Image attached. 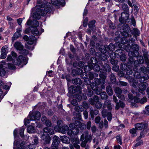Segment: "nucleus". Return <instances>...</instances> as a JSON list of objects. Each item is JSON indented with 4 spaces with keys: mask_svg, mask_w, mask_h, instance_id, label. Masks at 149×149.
I'll list each match as a JSON object with an SVG mask.
<instances>
[{
    "mask_svg": "<svg viewBox=\"0 0 149 149\" xmlns=\"http://www.w3.org/2000/svg\"><path fill=\"white\" fill-rule=\"evenodd\" d=\"M37 4L40 8L36 6L32 8L31 12L33 18L36 19H39L41 16H45L47 13H49L52 10V6L49 5L51 4L47 3L45 0H37Z\"/></svg>",
    "mask_w": 149,
    "mask_h": 149,
    "instance_id": "nucleus-1",
    "label": "nucleus"
},
{
    "mask_svg": "<svg viewBox=\"0 0 149 149\" xmlns=\"http://www.w3.org/2000/svg\"><path fill=\"white\" fill-rule=\"evenodd\" d=\"M122 8L126 12H123L121 14V17L119 18V21L123 24H121L120 30L122 31V34L123 36L128 37L129 32L130 31V28L128 25L126 24H123L126 22L127 20H128L129 16L128 13L129 8L127 5H124L122 6Z\"/></svg>",
    "mask_w": 149,
    "mask_h": 149,
    "instance_id": "nucleus-2",
    "label": "nucleus"
},
{
    "mask_svg": "<svg viewBox=\"0 0 149 149\" xmlns=\"http://www.w3.org/2000/svg\"><path fill=\"white\" fill-rule=\"evenodd\" d=\"M70 89L69 91L72 94L77 93L75 95V97L77 98L79 101L82 100H85L87 98L86 94L81 93V89L80 86L75 87H74L71 86Z\"/></svg>",
    "mask_w": 149,
    "mask_h": 149,
    "instance_id": "nucleus-3",
    "label": "nucleus"
},
{
    "mask_svg": "<svg viewBox=\"0 0 149 149\" xmlns=\"http://www.w3.org/2000/svg\"><path fill=\"white\" fill-rule=\"evenodd\" d=\"M11 54L14 58L13 61L15 65H19L22 63V67L24 65H25L27 63V60L26 57L20 55L19 56L18 58H17V55L14 52H12Z\"/></svg>",
    "mask_w": 149,
    "mask_h": 149,
    "instance_id": "nucleus-4",
    "label": "nucleus"
},
{
    "mask_svg": "<svg viewBox=\"0 0 149 149\" xmlns=\"http://www.w3.org/2000/svg\"><path fill=\"white\" fill-rule=\"evenodd\" d=\"M130 52L129 55L136 57L139 54L138 51L139 49V47L137 44H132L130 46Z\"/></svg>",
    "mask_w": 149,
    "mask_h": 149,
    "instance_id": "nucleus-5",
    "label": "nucleus"
},
{
    "mask_svg": "<svg viewBox=\"0 0 149 149\" xmlns=\"http://www.w3.org/2000/svg\"><path fill=\"white\" fill-rule=\"evenodd\" d=\"M115 45L113 43H110L109 45H105L102 47H100L99 50L103 53L109 52V51H113L114 50Z\"/></svg>",
    "mask_w": 149,
    "mask_h": 149,
    "instance_id": "nucleus-6",
    "label": "nucleus"
},
{
    "mask_svg": "<svg viewBox=\"0 0 149 149\" xmlns=\"http://www.w3.org/2000/svg\"><path fill=\"white\" fill-rule=\"evenodd\" d=\"M41 114L38 111H36L30 112L29 115V119L31 120H39L40 119Z\"/></svg>",
    "mask_w": 149,
    "mask_h": 149,
    "instance_id": "nucleus-7",
    "label": "nucleus"
},
{
    "mask_svg": "<svg viewBox=\"0 0 149 149\" xmlns=\"http://www.w3.org/2000/svg\"><path fill=\"white\" fill-rule=\"evenodd\" d=\"M136 57L137 59L134 62L135 68H133V70L134 71H137L138 70L137 67L140 65L143 64L144 61L143 58L142 56L139 55Z\"/></svg>",
    "mask_w": 149,
    "mask_h": 149,
    "instance_id": "nucleus-8",
    "label": "nucleus"
},
{
    "mask_svg": "<svg viewBox=\"0 0 149 149\" xmlns=\"http://www.w3.org/2000/svg\"><path fill=\"white\" fill-rule=\"evenodd\" d=\"M107 107L108 109L109 110H111L112 109V105H111V101L107 100L105 101L102 109L101 113L103 114V116H105L106 111H107L105 109L106 107Z\"/></svg>",
    "mask_w": 149,
    "mask_h": 149,
    "instance_id": "nucleus-9",
    "label": "nucleus"
},
{
    "mask_svg": "<svg viewBox=\"0 0 149 149\" xmlns=\"http://www.w3.org/2000/svg\"><path fill=\"white\" fill-rule=\"evenodd\" d=\"M93 135L91 134L89 135L88 131H86L82 134L81 136L80 141L85 140L86 141L90 142L92 139Z\"/></svg>",
    "mask_w": 149,
    "mask_h": 149,
    "instance_id": "nucleus-10",
    "label": "nucleus"
},
{
    "mask_svg": "<svg viewBox=\"0 0 149 149\" xmlns=\"http://www.w3.org/2000/svg\"><path fill=\"white\" fill-rule=\"evenodd\" d=\"M55 130L58 132H60L62 134H65L66 133V132L67 131L69 130L68 127L65 125H61V126H55L54 127Z\"/></svg>",
    "mask_w": 149,
    "mask_h": 149,
    "instance_id": "nucleus-11",
    "label": "nucleus"
},
{
    "mask_svg": "<svg viewBox=\"0 0 149 149\" xmlns=\"http://www.w3.org/2000/svg\"><path fill=\"white\" fill-rule=\"evenodd\" d=\"M113 102L116 103V105L115 107L116 109H119L120 107L123 108L125 107V104L123 102L120 100H119V102H118V100L115 95L113 96Z\"/></svg>",
    "mask_w": 149,
    "mask_h": 149,
    "instance_id": "nucleus-12",
    "label": "nucleus"
},
{
    "mask_svg": "<svg viewBox=\"0 0 149 149\" xmlns=\"http://www.w3.org/2000/svg\"><path fill=\"white\" fill-rule=\"evenodd\" d=\"M116 53L118 58H120L123 61H125L126 59V56L123 51L121 49L116 50Z\"/></svg>",
    "mask_w": 149,
    "mask_h": 149,
    "instance_id": "nucleus-13",
    "label": "nucleus"
},
{
    "mask_svg": "<svg viewBox=\"0 0 149 149\" xmlns=\"http://www.w3.org/2000/svg\"><path fill=\"white\" fill-rule=\"evenodd\" d=\"M134 126L137 130H146L147 129L148 127V124L144 122L136 123L135 124Z\"/></svg>",
    "mask_w": 149,
    "mask_h": 149,
    "instance_id": "nucleus-14",
    "label": "nucleus"
},
{
    "mask_svg": "<svg viewBox=\"0 0 149 149\" xmlns=\"http://www.w3.org/2000/svg\"><path fill=\"white\" fill-rule=\"evenodd\" d=\"M122 37H117L115 38V41L116 42L119 43V44H125L127 43L128 39H127L128 37L125 36Z\"/></svg>",
    "mask_w": 149,
    "mask_h": 149,
    "instance_id": "nucleus-15",
    "label": "nucleus"
},
{
    "mask_svg": "<svg viewBox=\"0 0 149 149\" xmlns=\"http://www.w3.org/2000/svg\"><path fill=\"white\" fill-rule=\"evenodd\" d=\"M23 39L24 40L26 41L27 43L30 45L33 44L36 40V38L33 36H31L29 37L25 35L23 37Z\"/></svg>",
    "mask_w": 149,
    "mask_h": 149,
    "instance_id": "nucleus-16",
    "label": "nucleus"
},
{
    "mask_svg": "<svg viewBox=\"0 0 149 149\" xmlns=\"http://www.w3.org/2000/svg\"><path fill=\"white\" fill-rule=\"evenodd\" d=\"M34 30L32 27H31L26 29L25 31V33H29L31 32L35 36L40 35L41 33H40L38 29H35Z\"/></svg>",
    "mask_w": 149,
    "mask_h": 149,
    "instance_id": "nucleus-17",
    "label": "nucleus"
},
{
    "mask_svg": "<svg viewBox=\"0 0 149 149\" xmlns=\"http://www.w3.org/2000/svg\"><path fill=\"white\" fill-rule=\"evenodd\" d=\"M114 91L118 98L122 100H125L124 96L122 94V90L119 87H116L114 89Z\"/></svg>",
    "mask_w": 149,
    "mask_h": 149,
    "instance_id": "nucleus-18",
    "label": "nucleus"
},
{
    "mask_svg": "<svg viewBox=\"0 0 149 149\" xmlns=\"http://www.w3.org/2000/svg\"><path fill=\"white\" fill-rule=\"evenodd\" d=\"M26 24L28 25H30L31 26L34 30H35V29L36 28V29H38L37 27L39 25L38 21L35 19L33 20L32 21H31L30 19L28 20L26 23Z\"/></svg>",
    "mask_w": 149,
    "mask_h": 149,
    "instance_id": "nucleus-19",
    "label": "nucleus"
},
{
    "mask_svg": "<svg viewBox=\"0 0 149 149\" xmlns=\"http://www.w3.org/2000/svg\"><path fill=\"white\" fill-rule=\"evenodd\" d=\"M102 53L99 54V59L101 60V61H103L104 63H105L107 60V57H109V52H107L106 53H103L101 52Z\"/></svg>",
    "mask_w": 149,
    "mask_h": 149,
    "instance_id": "nucleus-20",
    "label": "nucleus"
},
{
    "mask_svg": "<svg viewBox=\"0 0 149 149\" xmlns=\"http://www.w3.org/2000/svg\"><path fill=\"white\" fill-rule=\"evenodd\" d=\"M74 125L76 128H80L81 130H84L86 128V125L84 123H81L79 120H75L74 122Z\"/></svg>",
    "mask_w": 149,
    "mask_h": 149,
    "instance_id": "nucleus-21",
    "label": "nucleus"
},
{
    "mask_svg": "<svg viewBox=\"0 0 149 149\" xmlns=\"http://www.w3.org/2000/svg\"><path fill=\"white\" fill-rule=\"evenodd\" d=\"M98 63L101 65V67L104 69L105 71L107 72H109L111 71V68L109 65L105 63L103 64L102 61H99Z\"/></svg>",
    "mask_w": 149,
    "mask_h": 149,
    "instance_id": "nucleus-22",
    "label": "nucleus"
},
{
    "mask_svg": "<svg viewBox=\"0 0 149 149\" xmlns=\"http://www.w3.org/2000/svg\"><path fill=\"white\" fill-rule=\"evenodd\" d=\"M41 138L44 141V143L46 144H48L50 143L51 140V137L48 134L47 136L43 134L41 136Z\"/></svg>",
    "mask_w": 149,
    "mask_h": 149,
    "instance_id": "nucleus-23",
    "label": "nucleus"
},
{
    "mask_svg": "<svg viewBox=\"0 0 149 149\" xmlns=\"http://www.w3.org/2000/svg\"><path fill=\"white\" fill-rule=\"evenodd\" d=\"M7 48L6 46H4L2 47L1 51V55L0 56V58L1 59H3L6 58L7 54Z\"/></svg>",
    "mask_w": 149,
    "mask_h": 149,
    "instance_id": "nucleus-24",
    "label": "nucleus"
},
{
    "mask_svg": "<svg viewBox=\"0 0 149 149\" xmlns=\"http://www.w3.org/2000/svg\"><path fill=\"white\" fill-rule=\"evenodd\" d=\"M6 62L4 61H2L0 63V75L1 76H4L6 74V71L5 70L4 66Z\"/></svg>",
    "mask_w": 149,
    "mask_h": 149,
    "instance_id": "nucleus-25",
    "label": "nucleus"
},
{
    "mask_svg": "<svg viewBox=\"0 0 149 149\" xmlns=\"http://www.w3.org/2000/svg\"><path fill=\"white\" fill-rule=\"evenodd\" d=\"M99 98L97 95H94L93 98L89 99V102L92 105H94L95 103L99 101Z\"/></svg>",
    "mask_w": 149,
    "mask_h": 149,
    "instance_id": "nucleus-26",
    "label": "nucleus"
},
{
    "mask_svg": "<svg viewBox=\"0 0 149 149\" xmlns=\"http://www.w3.org/2000/svg\"><path fill=\"white\" fill-rule=\"evenodd\" d=\"M82 71V70L80 68L73 69L72 71V74L74 77L79 75L81 74Z\"/></svg>",
    "mask_w": 149,
    "mask_h": 149,
    "instance_id": "nucleus-27",
    "label": "nucleus"
},
{
    "mask_svg": "<svg viewBox=\"0 0 149 149\" xmlns=\"http://www.w3.org/2000/svg\"><path fill=\"white\" fill-rule=\"evenodd\" d=\"M99 113V111L93 108H90V114L91 118L92 119L94 118L95 116L97 115Z\"/></svg>",
    "mask_w": 149,
    "mask_h": 149,
    "instance_id": "nucleus-28",
    "label": "nucleus"
},
{
    "mask_svg": "<svg viewBox=\"0 0 149 149\" xmlns=\"http://www.w3.org/2000/svg\"><path fill=\"white\" fill-rule=\"evenodd\" d=\"M72 82L73 84L77 85V87L80 86L82 84L81 79L79 78H76L72 79Z\"/></svg>",
    "mask_w": 149,
    "mask_h": 149,
    "instance_id": "nucleus-29",
    "label": "nucleus"
},
{
    "mask_svg": "<svg viewBox=\"0 0 149 149\" xmlns=\"http://www.w3.org/2000/svg\"><path fill=\"white\" fill-rule=\"evenodd\" d=\"M95 20L93 19L89 22L88 23V27L92 31H94L96 30V27L95 25Z\"/></svg>",
    "mask_w": 149,
    "mask_h": 149,
    "instance_id": "nucleus-30",
    "label": "nucleus"
},
{
    "mask_svg": "<svg viewBox=\"0 0 149 149\" xmlns=\"http://www.w3.org/2000/svg\"><path fill=\"white\" fill-rule=\"evenodd\" d=\"M79 130L78 128H76L74 129V130L72 131L71 130H68L67 134L68 135L71 136L73 133L75 135L77 134L79 132Z\"/></svg>",
    "mask_w": 149,
    "mask_h": 149,
    "instance_id": "nucleus-31",
    "label": "nucleus"
},
{
    "mask_svg": "<svg viewBox=\"0 0 149 149\" xmlns=\"http://www.w3.org/2000/svg\"><path fill=\"white\" fill-rule=\"evenodd\" d=\"M15 47L17 50L20 51L24 48L23 46L20 42H17L14 44Z\"/></svg>",
    "mask_w": 149,
    "mask_h": 149,
    "instance_id": "nucleus-32",
    "label": "nucleus"
},
{
    "mask_svg": "<svg viewBox=\"0 0 149 149\" xmlns=\"http://www.w3.org/2000/svg\"><path fill=\"white\" fill-rule=\"evenodd\" d=\"M61 141L64 143L68 144L70 142L69 138L66 136H61Z\"/></svg>",
    "mask_w": 149,
    "mask_h": 149,
    "instance_id": "nucleus-33",
    "label": "nucleus"
},
{
    "mask_svg": "<svg viewBox=\"0 0 149 149\" xmlns=\"http://www.w3.org/2000/svg\"><path fill=\"white\" fill-rule=\"evenodd\" d=\"M94 81L95 83L97 85H100L104 84L105 83V81L102 80L100 79H99L97 78H94Z\"/></svg>",
    "mask_w": 149,
    "mask_h": 149,
    "instance_id": "nucleus-34",
    "label": "nucleus"
},
{
    "mask_svg": "<svg viewBox=\"0 0 149 149\" xmlns=\"http://www.w3.org/2000/svg\"><path fill=\"white\" fill-rule=\"evenodd\" d=\"M109 77L111 83L112 84H115L116 82V78L114 74L111 72L109 75Z\"/></svg>",
    "mask_w": 149,
    "mask_h": 149,
    "instance_id": "nucleus-35",
    "label": "nucleus"
},
{
    "mask_svg": "<svg viewBox=\"0 0 149 149\" xmlns=\"http://www.w3.org/2000/svg\"><path fill=\"white\" fill-rule=\"evenodd\" d=\"M146 88V85L144 84H142L140 86L139 88V92L142 94H144V91Z\"/></svg>",
    "mask_w": 149,
    "mask_h": 149,
    "instance_id": "nucleus-36",
    "label": "nucleus"
},
{
    "mask_svg": "<svg viewBox=\"0 0 149 149\" xmlns=\"http://www.w3.org/2000/svg\"><path fill=\"white\" fill-rule=\"evenodd\" d=\"M27 131L30 133H35L36 132L35 127L32 125H30L28 127Z\"/></svg>",
    "mask_w": 149,
    "mask_h": 149,
    "instance_id": "nucleus-37",
    "label": "nucleus"
},
{
    "mask_svg": "<svg viewBox=\"0 0 149 149\" xmlns=\"http://www.w3.org/2000/svg\"><path fill=\"white\" fill-rule=\"evenodd\" d=\"M92 65L93 67V69L95 72H98L102 70V69H100L99 65L97 64L93 63Z\"/></svg>",
    "mask_w": 149,
    "mask_h": 149,
    "instance_id": "nucleus-38",
    "label": "nucleus"
},
{
    "mask_svg": "<svg viewBox=\"0 0 149 149\" xmlns=\"http://www.w3.org/2000/svg\"><path fill=\"white\" fill-rule=\"evenodd\" d=\"M107 111H106V113H105V116L104 117V116H103V114L102 113V116L103 118H105L106 117H107V118L108 120L109 121H110L112 119V114L111 113V112H108L107 113Z\"/></svg>",
    "mask_w": 149,
    "mask_h": 149,
    "instance_id": "nucleus-39",
    "label": "nucleus"
},
{
    "mask_svg": "<svg viewBox=\"0 0 149 149\" xmlns=\"http://www.w3.org/2000/svg\"><path fill=\"white\" fill-rule=\"evenodd\" d=\"M32 143H33L34 144L37 145L38 143L39 142V140L38 137L36 135H33L32 137Z\"/></svg>",
    "mask_w": 149,
    "mask_h": 149,
    "instance_id": "nucleus-40",
    "label": "nucleus"
},
{
    "mask_svg": "<svg viewBox=\"0 0 149 149\" xmlns=\"http://www.w3.org/2000/svg\"><path fill=\"white\" fill-rule=\"evenodd\" d=\"M82 141L81 143V146L83 148H85V149H89V146L88 145H86L88 143L85 140L80 141Z\"/></svg>",
    "mask_w": 149,
    "mask_h": 149,
    "instance_id": "nucleus-41",
    "label": "nucleus"
},
{
    "mask_svg": "<svg viewBox=\"0 0 149 149\" xmlns=\"http://www.w3.org/2000/svg\"><path fill=\"white\" fill-rule=\"evenodd\" d=\"M106 91L109 95H111L113 94V91L111 86L109 85L106 87Z\"/></svg>",
    "mask_w": 149,
    "mask_h": 149,
    "instance_id": "nucleus-42",
    "label": "nucleus"
},
{
    "mask_svg": "<svg viewBox=\"0 0 149 149\" xmlns=\"http://www.w3.org/2000/svg\"><path fill=\"white\" fill-rule=\"evenodd\" d=\"M89 77L91 80H92L95 77L98 76V74L96 73L89 72L88 74Z\"/></svg>",
    "mask_w": 149,
    "mask_h": 149,
    "instance_id": "nucleus-43",
    "label": "nucleus"
},
{
    "mask_svg": "<svg viewBox=\"0 0 149 149\" xmlns=\"http://www.w3.org/2000/svg\"><path fill=\"white\" fill-rule=\"evenodd\" d=\"M60 139L58 137L55 136L53 138L52 143L59 144L60 142Z\"/></svg>",
    "mask_w": 149,
    "mask_h": 149,
    "instance_id": "nucleus-44",
    "label": "nucleus"
},
{
    "mask_svg": "<svg viewBox=\"0 0 149 149\" xmlns=\"http://www.w3.org/2000/svg\"><path fill=\"white\" fill-rule=\"evenodd\" d=\"M137 130L135 127V128H133L130 130L129 132L131 134V137H134L135 136V134H136L137 132Z\"/></svg>",
    "mask_w": 149,
    "mask_h": 149,
    "instance_id": "nucleus-45",
    "label": "nucleus"
},
{
    "mask_svg": "<svg viewBox=\"0 0 149 149\" xmlns=\"http://www.w3.org/2000/svg\"><path fill=\"white\" fill-rule=\"evenodd\" d=\"M27 145L26 144L25 142L23 141L20 144V146L17 149H27Z\"/></svg>",
    "mask_w": 149,
    "mask_h": 149,
    "instance_id": "nucleus-46",
    "label": "nucleus"
},
{
    "mask_svg": "<svg viewBox=\"0 0 149 149\" xmlns=\"http://www.w3.org/2000/svg\"><path fill=\"white\" fill-rule=\"evenodd\" d=\"M93 67L92 64H89L88 65H86L84 68V70L86 72L89 71L93 69Z\"/></svg>",
    "mask_w": 149,
    "mask_h": 149,
    "instance_id": "nucleus-47",
    "label": "nucleus"
},
{
    "mask_svg": "<svg viewBox=\"0 0 149 149\" xmlns=\"http://www.w3.org/2000/svg\"><path fill=\"white\" fill-rule=\"evenodd\" d=\"M74 110L75 111L78 112H81L84 110V108L81 105L79 106L78 105L76 106L74 108Z\"/></svg>",
    "mask_w": 149,
    "mask_h": 149,
    "instance_id": "nucleus-48",
    "label": "nucleus"
},
{
    "mask_svg": "<svg viewBox=\"0 0 149 149\" xmlns=\"http://www.w3.org/2000/svg\"><path fill=\"white\" fill-rule=\"evenodd\" d=\"M95 107L97 109H100L102 107V104L100 101L95 103Z\"/></svg>",
    "mask_w": 149,
    "mask_h": 149,
    "instance_id": "nucleus-49",
    "label": "nucleus"
},
{
    "mask_svg": "<svg viewBox=\"0 0 149 149\" xmlns=\"http://www.w3.org/2000/svg\"><path fill=\"white\" fill-rule=\"evenodd\" d=\"M100 73L99 74V76L101 78L100 79L102 80L105 81V80L106 78V76L105 73L104 72H102L101 71H100Z\"/></svg>",
    "mask_w": 149,
    "mask_h": 149,
    "instance_id": "nucleus-50",
    "label": "nucleus"
},
{
    "mask_svg": "<svg viewBox=\"0 0 149 149\" xmlns=\"http://www.w3.org/2000/svg\"><path fill=\"white\" fill-rule=\"evenodd\" d=\"M101 98L102 99L106 100L108 98V96L105 92H102L100 94Z\"/></svg>",
    "mask_w": 149,
    "mask_h": 149,
    "instance_id": "nucleus-51",
    "label": "nucleus"
},
{
    "mask_svg": "<svg viewBox=\"0 0 149 149\" xmlns=\"http://www.w3.org/2000/svg\"><path fill=\"white\" fill-rule=\"evenodd\" d=\"M74 119L77 120H80L81 119V115L80 113L78 112L76 113L75 116L74 117Z\"/></svg>",
    "mask_w": 149,
    "mask_h": 149,
    "instance_id": "nucleus-52",
    "label": "nucleus"
},
{
    "mask_svg": "<svg viewBox=\"0 0 149 149\" xmlns=\"http://www.w3.org/2000/svg\"><path fill=\"white\" fill-rule=\"evenodd\" d=\"M120 68L123 70H127V66L125 63H122L120 65Z\"/></svg>",
    "mask_w": 149,
    "mask_h": 149,
    "instance_id": "nucleus-53",
    "label": "nucleus"
},
{
    "mask_svg": "<svg viewBox=\"0 0 149 149\" xmlns=\"http://www.w3.org/2000/svg\"><path fill=\"white\" fill-rule=\"evenodd\" d=\"M110 56V59L109 60H116V57L117 58V56H116V52L115 53H113L111 52L110 54H109V57Z\"/></svg>",
    "mask_w": 149,
    "mask_h": 149,
    "instance_id": "nucleus-54",
    "label": "nucleus"
},
{
    "mask_svg": "<svg viewBox=\"0 0 149 149\" xmlns=\"http://www.w3.org/2000/svg\"><path fill=\"white\" fill-rule=\"evenodd\" d=\"M130 57L129 58V62L130 63V64L132 65L133 63L134 64V57L133 56L129 55Z\"/></svg>",
    "mask_w": 149,
    "mask_h": 149,
    "instance_id": "nucleus-55",
    "label": "nucleus"
},
{
    "mask_svg": "<svg viewBox=\"0 0 149 149\" xmlns=\"http://www.w3.org/2000/svg\"><path fill=\"white\" fill-rule=\"evenodd\" d=\"M71 141L73 145L80 143L79 139L77 138H73L71 140Z\"/></svg>",
    "mask_w": 149,
    "mask_h": 149,
    "instance_id": "nucleus-56",
    "label": "nucleus"
},
{
    "mask_svg": "<svg viewBox=\"0 0 149 149\" xmlns=\"http://www.w3.org/2000/svg\"><path fill=\"white\" fill-rule=\"evenodd\" d=\"M93 91L97 95L100 94L101 93V92L102 91V89L98 86L96 88L95 90H94Z\"/></svg>",
    "mask_w": 149,
    "mask_h": 149,
    "instance_id": "nucleus-57",
    "label": "nucleus"
},
{
    "mask_svg": "<svg viewBox=\"0 0 149 149\" xmlns=\"http://www.w3.org/2000/svg\"><path fill=\"white\" fill-rule=\"evenodd\" d=\"M139 71L143 73H146L147 72V70L146 68L144 66L141 67L139 69Z\"/></svg>",
    "mask_w": 149,
    "mask_h": 149,
    "instance_id": "nucleus-58",
    "label": "nucleus"
},
{
    "mask_svg": "<svg viewBox=\"0 0 149 149\" xmlns=\"http://www.w3.org/2000/svg\"><path fill=\"white\" fill-rule=\"evenodd\" d=\"M20 34L19 33H18L15 32L12 37V40H16L20 36Z\"/></svg>",
    "mask_w": 149,
    "mask_h": 149,
    "instance_id": "nucleus-59",
    "label": "nucleus"
},
{
    "mask_svg": "<svg viewBox=\"0 0 149 149\" xmlns=\"http://www.w3.org/2000/svg\"><path fill=\"white\" fill-rule=\"evenodd\" d=\"M20 52L21 54L24 55H26L28 54L29 51L23 48V49L20 51Z\"/></svg>",
    "mask_w": 149,
    "mask_h": 149,
    "instance_id": "nucleus-60",
    "label": "nucleus"
},
{
    "mask_svg": "<svg viewBox=\"0 0 149 149\" xmlns=\"http://www.w3.org/2000/svg\"><path fill=\"white\" fill-rule=\"evenodd\" d=\"M134 78L136 79H139L141 77L140 73L138 71H136L134 73Z\"/></svg>",
    "mask_w": 149,
    "mask_h": 149,
    "instance_id": "nucleus-61",
    "label": "nucleus"
},
{
    "mask_svg": "<svg viewBox=\"0 0 149 149\" xmlns=\"http://www.w3.org/2000/svg\"><path fill=\"white\" fill-rule=\"evenodd\" d=\"M117 142L120 145L122 144V138L120 136H118L116 137Z\"/></svg>",
    "mask_w": 149,
    "mask_h": 149,
    "instance_id": "nucleus-62",
    "label": "nucleus"
},
{
    "mask_svg": "<svg viewBox=\"0 0 149 149\" xmlns=\"http://www.w3.org/2000/svg\"><path fill=\"white\" fill-rule=\"evenodd\" d=\"M147 129L143 130L140 133V136L142 138L144 137L145 136L146 134L147 133Z\"/></svg>",
    "mask_w": 149,
    "mask_h": 149,
    "instance_id": "nucleus-63",
    "label": "nucleus"
},
{
    "mask_svg": "<svg viewBox=\"0 0 149 149\" xmlns=\"http://www.w3.org/2000/svg\"><path fill=\"white\" fill-rule=\"evenodd\" d=\"M145 111H143V112L145 114L149 115V105H148L145 107Z\"/></svg>",
    "mask_w": 149,
    "mask_h": 149,
    "instance_id": "nucleus-64",
    "label": "nucleus"
}]
</instances>
